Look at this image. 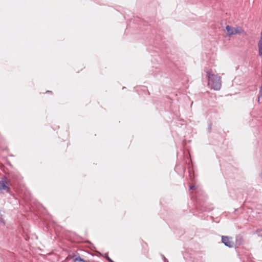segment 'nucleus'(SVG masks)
<instances>
[{"mask_svg": "<svg viewBox=\"0 0 262 262\" xmlns=\"http://www.w3.org/2000/svg\"><path fill=\"white\" fill-rule=\"evenodd\" d=\"M74 262H88L80 256L76 257L73 259Z\"/></svg>", "mask_w": 262, "mask_h": 262, "instance_id": "obj_6", "label": "nucleus"}, {"mask_svg": "<svg viewBox=\"0 0 262 262\" xmlns=\"http://www.w3.org/2000/svg\"><path fill=\"white\" fill-rule=\"evenodd\" d=\"M256 233H257V234L259 236H262V230H257Z\"/></svg>", "mask_w": 262, "mask_h": 262, "instance_id": "obj_7", "label": "nucleus"}, {"mask_svg": "<svg viewBox=\"0 0 262 262\" xmlns=\"http://www.w3.org/2000/svg\"><path fill=\"white\" fill-rule=\"evenodd\" d=\"M260 96H262V87L260 88V92H259V95Z\"/></svg>", "mask_w": 262, "mask_h": 262, "instance_id": "obj_8", "label": "nucleus"}, {"mask_svg": "<svg viewBox=\"0 0 262 262\" xmlns=\"http://www.w3.org/2000/svg\"><path fill=\"white\" fill-rule=\"evenodd\" d=\"M105 257H106V259H107L108 257L106 256Z\"/></svg>", "mask_w": 262, "mask_h": 262, "instance_id": "obj_15", "label": "nucleus"}, {"mask_svg": "<svg viewBox=\"0 0 262 262\" xmlns=\"http://www.w3.org/2000/svg\"><path fill=\"white\" fill-rule=\"evenodd\" d=\"M226 29L227 32L228 36L236 35L237 34L242 33L244 31L241 27L237 26L236 27H232L229 25L226 27Z\"/></svg>", "mask_w": 262, "mask_h": 262, "instance_id": "obj_2", "label": "nucleus"}, {"mask_svg": "<svg viewBox=\"0 0 262 262\" xmlns=\"http://www.w3.org/2000/svg\"><path fill=\"white\" fill-rule=\"evenodd\" d=\"M108 261H111V262H113L112 259L110 258V257H108V258L107 259Z\"/></svg>", "mask_w": 262, "mask_h": 262, "instance_id": "obj_11", "label": "nucleus"}, {"mask_svg": "<svg viewBox=\"0 0 262 262\" xmlns=\"http://www.w3.org/2000/svg\"><path fill=\"white\" fill-rule=\"evenodd\" d=\"M162 257H163V258L164 259V260L166 259V258L164 256L162 255Z\"/></svg>", "mask_w": 262, "mask_h": 262, "instance_id": "obj_12", "label": "nucleus"}, {"mask_svg": "<svg viewBox=\"0 0 262 262\" xmlns=\"http://www.w3.org/2000/svg\"><path fill=\"white\" fill-rule=\"evenodd\" d=\"M5 220L4 219V211L0 210V226H5Z\"/></svg>", "mask_w": 262, "mask_h": 262, "instance_id": "obj_5", "label": "nucleus"}, {"mask_svg": "<svg viewBox=\"0 0 262 262\" xmlns=\"http://www.w3.org/2000/svg\"><path fill=\"white\" fill-rule=\"evenodd\" d=\"M50 92H51V91H47L46 92V93H50Z\"/></svg>", "mask_w": 262, "mask_h": 262, "instance_id": "obj_13", "label": "nucleus"}, {"mask_svg": "<svg viewBox=\"0 0 262 262\" xmlns=\"http://www.w3.org/2000/svg\"><path fill=\"white\" fill-rule=\"evenodd\" d=\"M194 187V186L190 185L189 187L190 189H192Z\"/></svg>", "mask_w": 262, "mask_h": 262, "instance_id": "obj_9", "label": "nucleus"}, {"mask_svg": "<svg viewBox=\"0 0 262 262\" xmlns=\"http://www.w3.org/2000/svg\"><path fill=\"white\" fill-rule=\"evenodd\" d=\"M205 72L208 85L214 90H219L222 85L221 77L218 74H215L211 70H206Z\"/></svg>", "mask_w": 262, "mask_h": 262, "instance_id": "obj_1", "label": "nucleus"}, {"mask_svg": "<svg viewBox=\"0 0 262 262\" xmlns=\"http://www.w3.org/2000/svg\"><path fill=\"white\" fill-rule=\"evenodd\" d=\"M10 184V181L6 178L5 177L3 180L0 181V193H2L3 191H5L6 192H10V188L9 187Z\"/></svg>", "mask_w": 262, "mask_h": 262, "instance_id": "obj_3", "label": "nucleus"}, {"mask_svg": "<svg viewBox=\"0 0 262 262\" xmlns=\"http://www.w3.org/2000/svg\"><path fill=\"white\" fill-rule=\"evenodd\" d=\"M261 96H260L259 95L258 96V98H257V101L259 102V100H260V97H261Z\"/></svg>", "mask_w": 262, "mask_h": 262, "instance_id": "obj_10", "label": "nucleus"}, {"mask_svg": "<svg viewBox=\"0 0 262 262\" xmlns=\"http://www.w3.org/2000/svg\"><path fill=\"white\" fill-rule=\"evenodd\" d=\"M105 257H106V259H107L108 257L106 256Z\"/></svg>", "mask_w": 262, "mask_h": 262, "instance_id": "obj_14", "label": "nucleus"}, {"mask_svg": "<svg viewBox=\"0 0 262 262\" xmlns=\"http://www.w3.org/2000/svg\"><path fill=\"white\" fill-rule=\"evenodd\" d=\"M231 238L227 236H222V242L227 247L232 248L234 246V243L230 240Z\"/></svg>", "mask_w": 262, "mask_h": 262, "instance_id": "obj_4", "label": "nucleus"}]
</instances>
